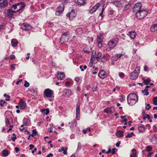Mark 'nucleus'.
<instances>
[{
    "label": "nucleus",
    "instance_id": "nucleus-5",
    "mask_svg": "<svg viewBox=\"0 0 157 157\" xmlns=\"http://www.w3.org/2000/svg\"><path fill=\"white\" fill-rule=\"evenodd\" d=\"M25 5L23 3H19L16 5H14L12 6V7L16 10L15 11H19L21 10L22 8L24 7Z\"/></svg>",
    "mask_w": 157,
    "mask_h": 157
},
{
    "label": "nucleus",
    "instance_id": "nucleus-61",
    "mask_svg": "<svg viewBox=\"0 0 157 157\" xmlns=\"http://www.w3.org/2000/svg\"><path fill=\"white\" fill-rule=\"evenodd\" d=\"M122 98L121 99V102L123 101L124 100L125 97H124L123 96H122Z\"/></svg>",
    "mask_w": 157,
    "mask_h": 157
},
{
    "label": "nucleus",
    "instance_id": "nucleus-24",
    "mask_svg": "<svg viewBox=\"0 0 157 157\" xmlns=\"http://www.w3.org/2000/svg\"><path fill=\"white\" fill-rule=\"evenodd\" d=\"M123 132L122 131H118L116 132V135L118 138H120L123 136Z\"/></svg>",
    "mask_w": 157,
    "mask_h": 157
},
{
    "label": "nucleus",
    "instance_id": "nucleus-34",
    "mask_svg": "<svg viewBox=\"0 0 157 157\" xmlns=\"http://www.w3.org/2000/svg\"><path fill=\"white\" fill-rule=\"evenodd\" d=\"M151 82V80L149 79H145L143 81V82L144 84L146 85H148Z\"/></svg>",
    "mask_w": 157,
    "mask_h": 157
},
{
    "label": "nucleus",
    "instance_id": "nucleus-44",
    "mask_svg": "<svg viewBox=\"0 0 157 157\" xmlns=\"http://www.w3.org/2000/svg\"><path fill=\"white\" fill-rule=\"evenodd\" d=\"M24 86L25 87H28L29 86V83L26 81H25V82L24 84Z\"/></svg>",
    "mask_w": 157,
    "mask_h": 157
},
{
    "label": "nucleus",
    "instance_id": "nucleus-31",
    "mask_svg": "<svg viewBox=\"0 0 157 157\" xmlns=\"http://www.w3.org/2000/svg\"><path fill=\"white\" fill-rule=\"evenodd\" d=\"M80 114V107L79 106H77L76 109V115L77 117Z\"/></svg>",
    "mask_w": 157,
    "mask_h": 157
},
{
    "label": "nucleus",
    "instance_id": "nucleus-35",
    "mask_svg": "<svg viewBox=\"0 0 157 157\" xmlns=\"http://www.w3.org/2000/svg\"><path fill=\"white\" fill-rule=\"evenodd\" d=\"M104 111L105 113L108 114L109 113H111V110L110 108L107 107L105 109Z\"/></svg>",
    "mask_w": 157,
    "mask_h": 157
},
{
    "label": "nucleus",
    "instance_id": "nucleus-18",
    "mask_svg": "<svg viewBox=\"0 0 157 157\" xmlns=\"http://www.w3.org/2000/svg\"><path fill=\"white\" fill-rule=\"evenodd\" d=\"M105 75V72L103 70H101L98 74V75L100 78H104Z\"/></svg>",
    "mask_w": 157,
    "mask_h": 157
},
{
    "label": "nucleus",
    "instance_id": "nucleus-20",
    "mask_svg": "<svg viewBox=\"0 0 157 157\" xmlns=\"http://www.w3.org/2000/svg\"><path fill=\"white\" fill-rule=\"evenodd\" d=\"M75 2L78 5H81L85 3V0H74Z\"/></svg>",
    "mask_w": 157,
    "mask_h": 157
},
{
    "label": "nucleus",
    "instance_id": "nucleus-17",
    "mask_svg": "<svg viewBox=\"0 0 157 157\" xmlns=\"http://www.w3.org/2000/svg\"><path fill=\"white\" fill-rule=\"evenodd\" d=\"M128 35L131 39H133L136 36V33L134 31H132L129 32Z\"/></svg>",
    "mask_w": 157,
    "mask_h": 157
},
{
    "label": "nucleus",
    "instance_id": "nucleus-15",
    "mask_svg": "<svg viewBox=\"0 0 157 157\" xmlns=\"http://www.w3.org/2000/svg\"><path fill=\"white\" fill-rule=\"evenodd\" d=\"M100 4L99 3H97L95 6H93L92 8L90 10V13L92 14L94 12H95L97 9L99 7Z\"/></svg>",
    "mask_w": 157,
    "mask_h": 157
},
{
    "label": "nucleus",
    "instance_id": "nucleus-41",
    "mask_svg": "<svg viewBox=\"0 0 157 157\" xmlns=\"http://www.w3.org/2000/svg\"><path fill=\"white\" fill-rule=\"evenodd\" d=\"M134 135V133L133 132L128 134L125 136L126 138H130L132 136Z\"/></svg>",
    "mask_w": 157,
    "mask_h": 157
},
{
    "label": "nucleus",
    "instance_id": "nucleus-14",
    "mask_svg": "<svg viewBox=\"0 0 157 157\" xmlns=\"http://www.w3.org/2000/svg\"><path fill=\"white\" fill-rule=\"evenodd\" d=\"M18 105L22 109H25L26 108L27 105L26 103L22 100H21L20 101Z\"/></svg>",
    "mask_w": 157,
    "mask_h": 157
},
{
    "label": "nucleus",
    "instance_id": "nucleus-27",
    "mask_svg": "<svg viewBox=\"0 0 157 157\" xmlns=\"http://www.w3.org/2000/svg\"><path fill=\"white\" fill-rule=\"evenodd\" d=\"M132 154L131 155L130 157H136V151L135 149H133L132 150Z\"/></svg>",
    "mask_w": 157,
    "mask_h": 157
},
{
    "label": "nucleus",
    "instance_id": "nucleus-54",
    "mask_svg": "<svg viewBox=\"0 0 157 157\" xmlns=\"http://www.w3.org/2000/svg\"><path fill=\"white\" fill-rule=\"evenodd\" d=\"M115 148H113L112 150V153L113 154H114L115 153Z\"/></svg>",
    "mask_w": 157,
    "mask_h": 157
},
{
    "label": "nucleus",
    "instance_id": "nucleus-43",
    "mask_svg": "<svg viewBox=\"0 0 157 157\" xmlns=\"http://www.w3.org/2000/svg\"><path fill=\"white\" fill-rule=\"evenodd\" d=\"M6 103L5 101H3L1 99L0 100V104L2 107L3 106L4 103Z\"/></svg>",
    "mask_w": 157,
    "mask_h": 157
},
{
    "label": "nucleus",
    "instance_id": "nucleus-4",
    "mask_svg": "<svg viewBox=\"0 0 157 157\" xmlns=\"http://www.w3.org/2000/svg\"><path fill=\"white\" fill-rule=\"evenodd\" d=\"M69 34L67 32L64 33L62 35L59 42L62 44L64 42H67L69 39Z\"/></svg>",
    "mask_w": 157,
    "mask_h": 157
},
{
    "label": "nucleus",
    "instance_id": "nucleus-32",
    "mask_svg": "<svg viewBox=\"0 0 157 157\" xmlns=\"http://www.w3.org/2000/svg\"><path fill=\"white\" fill-rule=\"evenodd\" d=\"M96 54V52L94 51L92 52V56L91 57V59L93 60V61L95 59V56Z\"/></svg>",
    "mask_w": 157,
    "mask_h": 157
},
{
    "label": "nucleus",
    "instance_id": "nucleus-53",
    "mask_svg": "<svg viewBox=\"0 0 157 157\" xmlns=\"http://www.w3.org/2000/svg\"><path fill=\"white\" fill-rule=\"evenodd\" d=\"M121 143L120 141H118L116 144V146L117 147H119L120 146V144Z\"/></svg>",
    "mask_w": 157,
    "mask_h": 157
},
{
    "label": "nucleus",
    "instance_id": "nucleus-57",
    "mask_svg": "<svg viewBox=\"0 0 157 157\" xmlns=\"http://www.w3.org/2000/svg\"><path fill=\"white\" fill-rule=\"evenodd\" d=\"M15 56L13 55H11L10 56V58L11 59H14Z\"/></svg>",
    "mask_w": 157,
    "mask_h": 157
},
{
    "label": "nucleus",
    "instance_id": "nucleus-36",
    "mask_svg": "<svg viewBox=\"0 0 157 157\" xmlns=\"http://www.w3.org/2000/svg\"><path fill=\"white\" fill-rule=\"evenodd\" d=\"M139 131L140 132H143L144 131V127L142 126H140L138 127Z\"/></svg>",
    "mask_w": 157,
    "mask_h": 157
},
{
    "label": "nucleus",
    "instance_id": "nucleus-19",
    "mask_svg": "<svg viewBox=\"0 0 157 157\" xmlns=\"http://www.w3.org/2000/svg\"><path fill=\"white\" fill-rule=\"evenodd\" d=\"M63 92L68 97H69L70 95H71L72 93V91L71 90L67 89H65L64 90Z\"/></svg>",
    "mask_w": 157,
    "mask_h": 157
},
{
    "label": "nucleus",
    "instance_id": "nucleus-6",
    "mask_svg": "<svg viewBox=\"0 0 157 157\" xmlns=\"http://www.w3.org/2000/svg\"><path fill=\"white\" fill-rule=\"evenodd\" d=\"M53 94V91L49 89H45L44 91V95L47 98L51 97Z\"/></svg>",
    "mask_w": 157,
    "mask_h": 157
},
{
    "label": "nucleus",
    "instance_id": "nucleus-58",
    "mask_svg": "<svg viewBox=\"0 0 157 157\" xmlns=\"http://www.w3.org/2000/svg\"><path fill=\"white\" fill-rule=\"evenodd\" d=\"M65 149L64 148V147H62L61 148V149H59L58 151L59 152H61L62 151H63Z\"/></svg>",
    "mask_w": 157,
    "mask_h": 157
},
{
    "label": "nucleus",
    "instance_id": "nucleus-38",
    "mask_svg": "<svg viewBox=\"0 0 157 157\" xmlns=\"http://www.w3.org/2000/svg\"><path fill=\"white\" fill-rule=\"evenodd\" d=\"M76 32L78 34H81L82 32V30L81 28H78L76 29Z\"/></svg>",
    "mask_w": 157,
    "mask_h": 157
},
{
    "label": "nucleus",
    "instance_id": "nucleus-10",
    "mask_svg": "<svg viewBox=\"0 0 157 157\" xmlns=\"http://www.w3.org/2000/svg\"><path fill=\"white\" fill-rule=\"evenodd\" d=\"M76 14H77L75 12L74 10H72L70 13H68L67 14V16H69L70 19V20H72L74 17H75Z\"/></svg>",
    "mask_w": 157,
    "mask_h": 157
},
{
    "label": "nucleus",
    "instance_id": "nucleus-16",
    "mask_svg": "<svg viewBox=\"0 0 157 157\" xmlns=\"http://www.w3.org/2000/svg\"><path fill=\"white\" fill-rule=\"evenodd\" d=\"M63 10V7L62 6H59L57 8L56 14L57 15H59Z\"/></svg>",
    "mask_w": 157,
    "mask_h": 157
},
{
    "label": "nucleus",
    "instance_id": "nucleus-48",
    "mask_svg": "<svg viewBox=\"0 0 157 157\" xmlns=\"http://www.w3.org/2000/svg\"><path fill=\"white\" fill-rule=\"evenodd\" d=\"M104 9H105V8L104 7H102V10L101 11V13L99 14V16L101 17H102L103 13V12L104 11Z\"/></svg>",
    "mask_w": 157,
    "mask_h": 157
},
{
    "label": "nucleus",
    "instance_id": "nucleus-46",
    "mask_svg": "<svg viewBox=\"0 0 157 157\" xmlns=\"http://www.w3.org/2000/svg\"><path fill=\"white\" fill-rule=\"evenodd\" d=\"M119 76L120 78H124V74L123 73L121 72L119 73Z\"/></svg>",
    "mask_w": 157,
    "mask_h": 157
},
{
    "label": "nucleus",
    "instance_id": "nucleus-2",
    "mask_svg": "<svg viewBox=\"0 0 157 157\" xmlns=\"http://www.w3.org/2000/svg\"><path fill=\"white\" fill-rule=\"evenodd\" d=\"M147 14V12L144 10H141L137 11L136 13V17L139 19L144 18Z\"/></svg>",
    "mask_w": 157,
    "mask_h": 157
},
{
    "label": "nucleus",
    "instance_id": "nucleus-63",
    "mask_svg": "<svg viewBox=\"0 0 157 157\" xmlns=\"http://www.w3.org/2000/svg\"><path fill=\"white\" fill-rule=\"evenodd\" d=\"M10 66H11V67L12 69L13 70H15V67L14 66V65L13 64L11 65Z\"/></svg>",
    "mask_w": 157,
    "mask_h": 157
},
{
    "label": "nucleus",
    "instance_id": "nucleus-33",
    "mask_svg": "<svg viewBox=\"0 0 157 157\" xmlns=\"http://www.w3.org/2000/svg\"><path fill=\"white\" fill-rule=\"evenodd\" d=\"M148 90L147 89H145L144 90H142V92L144 94V95L147 96L148 95L149 93L147 92Z\"/></svg>",
    "mask_w": 157,
    "mask_h": 157
},
{
    "label": "nucleus",
    "instance_id": "nucleus-47",
    "mask_svg": "<svg viewBox=\"0 0 157 157\" xmlns=\"http://www.w3.org/2000/svg\"><path fill=\"white\" fill-rule=\"evenodd\" d=\"M123 55L122 54H117L115 55L117 57V59L121 57Z\"/></svg>",
    "mask_w": 157,
    "mask_h": 157
},
{
    "label": "nucleus",
    "instance_id": "nucleus-13",
    "mask_svg": "<svg viewBox=\"0 0 157 157\" xmlns=\"http://www.w3.org/2000/svg\"><path fill=\"white\" fill-rule=\"evenodd\" d=\"M8 1L7 0H0V8H4L7 6Z\"/></svg>",
    "mask_w": 157,
    "mask_h": 157
},
{
    "label": "nucleus",
    "instance_id": "nucleus-7",
    "mask_svg": "<svg viewBox=\"0 0 157 157\" xmlns=\"http://www.w3.org/2000/svg\"><path fill=\"white\" fill-rule=\"evenodd\" d=\"M103 36L101 34L97 36L98 46L100 48L102 47V42L103 41Z\"/></svg>",
    "mask_w": 157,
    "mask_h": 157
},
{
    "label": "nucleus",
    "instance_id": "nucleus-45",
    "mask_svg": "<svg viewBox=\"0 0 157 157\" xmlns=\"http://www.w3.org/2000/svg\"><path fill=\"white\" fill-rule=\"evenodd\" d=\"M13 135L14 137H12L11 138V139H12V141L13 142H14L15 140L17 139V137H16L15 136V133H13Z\"/></svg>",
    "mask_w": 157,
    "mask_h": 157
},
{
    "label": "nucleus",
    "instance_id": "nucleus-28",
    "mask_svg": "<svg viewBox=\"0 0 157 157\" xmlns=\"http://www.w3.org/2000/svg\"><path fill=\"white\" fill-rule=\"evenodd\" d=\"M111 3H113L117 6H120L121 5V2L118 1H115L113 2H111Z\"/></svg>",
    "mask_w": 157,
    "mask_h": 157
},
{
    "label": "nucleus",
    "instance_id": "nucleus-11",
    "mask_svg": "<svg viewBox=\"0 0 157 157\" xmlns=\"http://www.w3.org/2000/svg\"><path fill=\"white\" fill-rule=\"evenodd\" d=\"M116 45V44L112 40L109 41L107 45L110 49H113Z\"/></svg>",
    "mask_w": 157,
    "mask_h": 157
},
{
    "label": "nucleus",
    "instance_id": "nucleus-30",
    "mask_svg": "<svg viewBox=\"0 0 157 157\" xmlns=\"http://www.w3.org/2000/svg\"><path fill=\"white\" fill-rule=\"evenodd\" d=\"M3 156H6L8 155V151L6 150H4L2 152Z\"/></svg>",
    "mask_w": 157,
    "mask_h": 157
},
{
    "label": "nucleus",
    "instance_id": "nucleus-3",
    "mask_svg": "<svg viewBox=\"0 0 157 157\" xmlns=\"http://www.w3.org/2000/svg\"><path fill=\"white\" fill-rule=\"evenodd\" d=\"M140 70V67H136L135 70L131 73L130 78L132 80H134L138 76Z\"/></svg>",
    "mask_w": 157,
    "mask_h": 157
},
{
    "label": "nucleus",
    "instance_id": "nucleus-12",
    "mask_svg": "<svg viewBox=\"0 0 157 157\" xmlns=\"http://www.w3.org/2000/svg\"><path fill=\"white\" fill-rule=\"evenodd\" d=\"M57 77L59 80H62L64 79L65 75L64 73L62 72H58Z\"/></svg>",
    "mask_w": 157,
    "mask_h": 157
},
{
    "label": "nucleus",
    "instance_id": "nucleus-64",
    "mask_svg": "<svg viewBox=\"0 0 157 157\" xmlns=\"http://www.w3.org/2000/svg\"><path fill=\"white\" fill-rule=\"evenodd\" d=\"M148 69V68L147 66H145L144 67V70L145 71H147V70Z\"/></svg>",
    "mask_w": 157,
    "mask_h": 157
},
{
    "label": "nucleus",
    "instance_id": "nucleus-8",
    "mask_svg": "<svg viewBox=\"0 0 157 157\" xmlns=\"http://www.w3.org/2000/svg\"><path fill=\"white\" fill-rule=\"evenodd\" d=\"M142 7V5L141 3H137L133 8V11L136 13L137 11L141 10Z\"/></svg>",
    "mask_w": 157,
    "mask_h": 157
},
{
    "label": "nucleus",
    "instance_id": "nucleus-39",
    "mask_svg": "<svg viewBox=\"0 0 157 157\" xmlns=\"http://www.w3.org/2000/svg\"><path fill=\"white\" fill-rule=\"evenodd\" d=\"M153 103L154 105H157V97H154L153 100Z\"/></svg>",
    "mask_w": 157,
    "mask_h": 157
},
{
    "label": "nucleus",
    "instance_id": "nucleus-21",
    "mask_svg": "<svg viewBox=\"0 0 157 157\" xmlns=\"http://www.w3.org/2000/svg\"><path fill=\"white\" fill-rule=\"evenodd\" d=\"M15 12V11L12 10L11 9H9L7 11V15L10 17H12L13 14V13Z\"/></svg>",
    "mask_w": 157,
    "mask_h": 157
},
{
    "label": "nucleus",
    "instance_id": "nucleus-56",
    "mask_svg": "<svg viewBox=\"0 0 157 157\" xmlns=\"http://www.w3.org/2000/svg\"><path fill=\"white\" fill-rule=\"evenodd\" d=\"M22 81V79H19L18 81H17V82H16V84L17 85H18V84H19V83L21 82Z\"/></svg>",
    "mask_w": 157,
    "mask_h": 157
},
{
    "label": "nucleus",
    "instance_id": "nucleus-9",
    "mask_svg": "<svg viewBox=\"0 0 157 157\" xmlns=\"http://www.w3.org/2000/svg\"><path fill=\"white\" fill-rule=\"evenodd\" d=\"M21 28L24 30L28 31L31 29V26L26 23H24L21 25Z\"/></svg>",
    "mask_w": 157,
    "mask_h": 157
},
{
    "label": "nucleus",
    "instance_id": "nucleus-42",
    "mask_svg": "<svg viewBox=\"0 0 157 157\" xmlns=\"http://www.w3.org/2000/svg\"><path fill=\"white\" fill-rule=\"evenodd\" d=\"M6 124L7 126L10 124V121L7 118L6 119Z\"/></svg>",
    "mask_w": 157,
    "mask_h": 157
},
{
    "label": "nucleus",
    "instance_id": "nucleus-49",
    "mask_svg": "<svg viewBox=\"0 0 157 157\" xmlns=\"http://www.w3.org/2000/svg\"><path fill=\"white\" fill-rule=\"evenodd\" d=\"M146 109L147 110H149L151 108V106L149 104H148L147 105Z\"/></svg>",
    "mask_w": 157,
    "mask_h": 157
},
{
    "label": "nucleus",
    "instance_id": "nucleus-60",
    "mask_svg": "<svg viewBox=\"0 0 157 157\" xmlns=\"http://www.w3.org/2000/svg\"><path fill=\"white\" fill-rule=\"evenodd\" d=\"M15 150L16 152L17 153L19 151V149L17 147H16L15 148Z\"/></svg>",
    "mask_w": 157,
    "mask_h": 157
},
{
    "label": "nucleus",
    "instance_id": "nucleus-51",
    "mask_svg": "<svg viewBox=\"0 0 157 157\" xmlns=\"http://www.w3.org/2000/svg\"><path fill=\"white\" fill-rule=\"evenodd\" d=\"M71 82H70L67 81L65 82V85L67 86H68L71 84Z\"/></svg>",
    "mask_w": 157,
    "mask_h": 157
},
{
    "label": "nucleus",
    "instance_id": "nucleus-40",
    "mask_svg": "<svg viewBox=\"0 0 157 157\" xmlns=\"http://www.w3.org/2000/svg\"><path fill=\"white\" fill-rule=\"evenodd\" d=\"M29 119L26 118H25L23 120V123L24 124H26L29 123Z\"/></svg>",
    "mask_w": 157,
    "mask_h": 157
},
{
    "label": "nucleus",
    "instance_id": "nucleus-62",
    "mask_svg": "<svg viewBox=\"0 0 157 157\" xmlns=\"http://www.w3.org/2000/svg\"><path fill=\"white\" fill-rule=\"evenodd\" d=\"M75 80L77 82H78L80 80V78L78 77H76L75 78Z\"/></svg>",
    "mask_w": 157,
    "mask_h": 157
},
{
    "label": "nucleus",
    "instance_id": "nucleus-25",
    "mask_svg": "<svg viewBox=\"0 0 157 157\" xmlns=\"http://www.w3.org/2000/svg\"><path fill=\"white\" fill-rule=\"evenodd\" d=\"M37 132L36 129H33L32 130V134H30L29 135V136L28 138V140H29L30 136H32L33 137H34V135L33 134H34L35 135H36V134Z\"/></svg>",
    "mask_w": 157,
    "mask_h": 157
},
{
    "label": "nucleus",
    "instance_id": "nucleus-55",
    "mask_svg": "<svg viewBox=\"0 0 157 157\" xmlns=\"http://www.w3.org/2000/svg\"><path fill=\"white\" fill-rule=\"evenodd\" d=\"M153 154V152H149L147 155V157H151V155Z\"/></svg>",
    "mask_w": 157,
    "mask_h": 157
},
{
    "label": "nucleus",
    "instance_id": "nucleus-37",
    "mask_svg": "<svg viewBox=\"0 0 157 157\" xmlns=\"http://www.w3.org/2000/svg\"><path fill=\"white\" fill-rule=\"evenodd\" d=\"M148 151H151L152 150V147L150 145L146 147V150Z\"/></svg>",
    "mask_w": 157,
    "mask_h": 157
},
{
    "label": "nucleus",
    "instance_id": "nucleus-59",
    "mask_svg": "<svg viewBox=\"0 0 157 157\" xmlns=\"http://www.w3.org/2000/svg\"><path fill=\"white\" fill-rule=\"evenodd\" d=\"M112 58L113 60L115 61H116L118 59L117 58V57L116 56L113 57H112Z\"/></svg>",
    "mask_w": 157,
    "mask_h": 157
},
{
    "label": "nucleus",
    "instance_id": "nucleus-29",
    "mask_svg": "<svg viewBox=\"0 0 157 157\" xmlns=\"http://www.w3.org/2000/svg\"><path fill=\"white\" fill-rule=\"evenodd\" d=\"M41 112L44 113L46 115H47L49 112V109H44L42 110Z\"/></svg>",
    "mask_w": 157,
    "mask_h": 157
},
{
    "label": "nucleus",
    "instance_id": "nucleus-22",
    "mask_svg": "<svg viewBox=\"0 0 157 157\" xmlns=\"http://www.w3.org/2000/svg\"><path fill=\"white\" fill-rule=\"evenodd\" d=\"M151 32H155L157 30V23L151 26Z\"/></svg>",
    "mask_w": 157,
    "mask_h": 157
},
{
    "label": "nucleus",
    "instance_id": "nucleus-23",
    "mask_svg": "<svg viewBox=\"0 0 157 157\" xmlns=\"http://www.w3.org/2000/svg\"><path fill=\"white\" fill-rule=\"evenodd\" d=\"M17 44V40L13 39L11 40V45L13 47H16Z\"/></svg>",
    "mask_w": 157,
    "mask_h": 157
},
{
    "label": "nucleus",
    "instance_id": "nucleus-50",
    "mask_svg": "<svg viewBox=\"0 0 157 157\" xmlns=\"http://www.w3.org/2000/svg\"><path fill=\"white\" fill-rule=\"evenodd\" d=\"M67 148H65V150L63 151V154L64 155H67Z\"/></svg>",
    "mask_w": 157,
    "mask_h": 157
},
{
    "label": "nucleus",
    "instance_id": "nucleus-52",
    "mask_svg": "<svg viewBox=\"0 0 157 157\" xmlns=\"http://www.w3.org/2000/svg\"><path fill=\"white\" fill-rule=\"evenodd\" d=\"M29 149L30 150H31L33 149L34 148V146L33 144H31L29 145Z\"/></svg>",
    "mask_w": 157,
    "mask_h": 157
},
{
    "label": "nucleus",
    "instance_id": "nucleus-1",
    "mask_svg": "<svg viewBox=\"0 0 157 157\" xmlns=\"http://www.w3.org/2000/svg\"><path fill=\"white\" fill-rule=\"evenodd\" d=\"M128 103L130 105L135 104L138 101V96L135 94H130L127 97Z\"/></svg>",
    "mask_w": 157,
    "mask_h": 157
},
{
    "label": "nucleus",
    "instance_id": "nucleus-26",
    "mask_svg": "<svg viewBox=\"0 0 157 157\" xmlns=\"http://www.w3.org/2000/svg\"><path fill=\"white\" fill-rule=\"evenodd\" d=\"M102 56L101 53L99 52H98L97 55L95 56V59H96L97 60L99 59Z\"/></svg>",
    "mask_w": 157,
    "mask_h": 157
}]
</instances>
